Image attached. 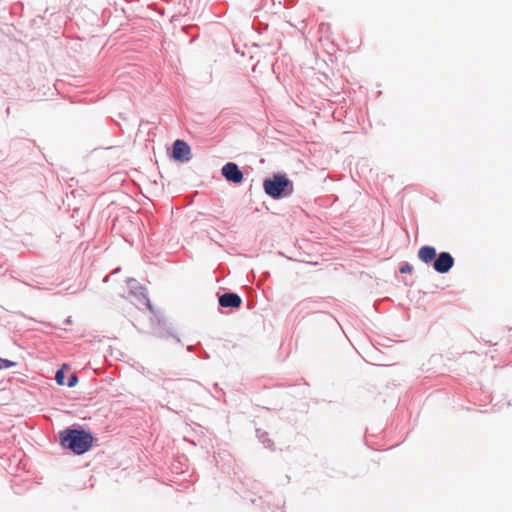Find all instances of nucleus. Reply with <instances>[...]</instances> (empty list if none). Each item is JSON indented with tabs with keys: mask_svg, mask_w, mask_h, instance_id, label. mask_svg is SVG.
<instances>
[{
	"mask_svg": "<svg viewBox=\"0 0 512 512\" xmlns=\"http://www.w3.org/2000/svg\"><path fill=\"white\" fill-rule=\"evenodd\" d=\"M61 445L81 455L92 446L93 437L89 432L77 429H66L60 434Z\"/></svg>",
	"mask_w": 512,
	"mask_h": 512,
	"instance_id": "f257e3e1",
	"label": "nucleus"
},
{
	"mask_svg": "<svg viewBox=\"0 0 512 512\" xmlns=\"http://www.w3.org/2000/svg\"><path fill=\"white\" fill-rule=\"evenodd\" d=\"M289 183L290 181L284 175L275 174L271 179H266L264 181L263 187L269 196L278 198Z\"/></svg>",
	"mask_w": 512,
	"mask_h": 512,
	"instance_id": "f03ea898",
	"label": "nucleus"
},
{
	"mask_svg": "<svg viewBox=\"0 0 512 512\" xmlns=\"http://www.w3.org/2000/svg\"><path fill=\"white\" fill-rule=\"evenodd\" d=\"M130 294L133 295L139 305H143L151 310V303L147 296L146 290L139 284L136 279H129L127 281Z\"/></svg>",
	"mask_w": 512,
	"mask_h": 512,
	"instance_id": "7ed1b4c3",
	"label": "nucleus"
},
{
	"mask_svg": "<svg viewBox=\"0 0 512 512\" xmlns=\"http://www.w3.org/2000/svg\"><path fill=\"white\" fill-rule=\"evenodd\" d=\"M454 266V258L449 252H441L436 255L433 268L440 274L448 273Z\"/></svg>",
	"mask_w": 512,
	"mask_h": 512,
	"instance_id": "20e7f679",
	"label": "nucleus"
},
{
	"mask_svg": "<svg viewBox=\"0 0 512 512\" xmlns=\"http://www.w3.org/2000/svg\"><path fill=\"white\" fill-rule=\"evenodd\" d=\"M222 175L233 183H240L243 180L242 171L233 162H228L222 167Z\"/></svg>",
	"mask_w": 512,
	"mask_h": 512,
	"instance_id": "39448f33",
	"label": "nucleus"
},
{
	"mask_svg": "<svg viewBox=\"0 0 512 512\" xmlns=\"http://www.w3.org/2000/svg\"><path fill=\"white\" fill-rule=\"evenodd\" d=\"M191 157V149L189 145L183 140H176L173 144V158L184 162L188 161Z\"/></svg>",
	"mask_w": 512,
	"mask_h": 512,
	"instance_id": "423d86ee",
	"label": "nucleus"
},
{
	"mask_svg": "<svg viewBox=\"0 0 512 512\" xmlns=\"http://www.w3.org/2000/svg\"><path fill=\"white\" fill-rule=\"evenodd\" d=\"M242 303L241 297L232 292H227L219 297V304L224 308H238Z\"/></svg>",
	"mask_w": 512,
	"mask_h": 512,
	"instance_id": "0eeeda50",
	"label": "nucleus"
},
{
	"mask_svg": "<svg viewBox=\"0 0 512 512\" xmlns=\"http://www.w3.org/2000/svg\"><path fill=\"white\" fill-rule=\"evenodd\" d=\"M436 255V249L432 246H423L418 251V257L424 263H429L432 260H435Z\"/></svg>",
	"mask_w": 512,
	"mask_h": 512,
	"instance_id": "6e6552de",
	"label": "nucleus"
},
{
	"mask_svg": "<svg viewBox=\"0 0 512 512\" xmlns=\"http://www.w3.org/2000/svg\"><path fill=\"white\" fill-rule=\"evenodd\" d=\"M257 433H258V438L265 445V447L270 448L272 446V442L268 438L267 434L265 432H260L259 430H257Z\"/></svg>",
	"mask_w": 512,
	"mask_h": 512,
	"instance_id": "1a4fd4ad",
	"label": "nucleus"
},
{
	"mask_svg": "<svg viewBox=\"0 0 512 512\" xmlns=\"http://www.w3.org/2000/svg\"><path fill=\"white\" fill-rule=\"evenodd\" d=\"M16 363L0 357V370L15 367Z\"/></svg>",
	"mask_w": 512,
	"mask_h": 512,
	"instance_id": "9d476101",
	"label": "nucleus"
},
{
	"mask_svg": "<svg viewBox=\"0 0 512 512\" xmlns=\"http://www.w3.org/2000/svg\"><path fill=\"white\" fill-rule=\"evenodd\" d=\"M64 373L62 370H58L56 372V375H55V379H56V382L59 384V385H64L65 382H64Z\"/></svg>",
	"mask_w": 512,
	"mask_h": 512,
	"instance_id": "9b49d317",
	"label": "nucleus"
},
{
	"mask_svg": "<svg viewBox=\"0 0 512 512\" xmlns=\"http://www.w3.org/2000/svg\"><path fill=\"white\" fill-rule=\"evenodd\" d=\"M78 383V378L75 374H72L67 382L68 387H74Z\"/></svg>",
	"mask_w": 512,
	"mask_h": 512,
	"instance_id": "f8f14e48",
	"label": "nucleus"
},
{
	"mask_svg": "<svg viewBox=\"0 0 512 512\" xmlns=\"http://www.w3.org/2000/svg\"><path fill=\"white\" fill-rule=\"evenodd\" d=\"M411 271H412V266L409 263H404L400 267V273H402V274L410 273Z\"/></svg>",
	"mask_w": 512,
	"mask_h": 512,
	"instance_id": "ddd939ff",
	"label": "nucleus"
}]
</instances>
